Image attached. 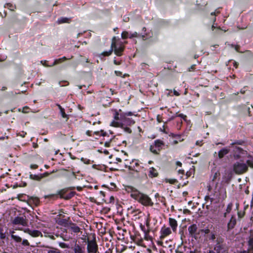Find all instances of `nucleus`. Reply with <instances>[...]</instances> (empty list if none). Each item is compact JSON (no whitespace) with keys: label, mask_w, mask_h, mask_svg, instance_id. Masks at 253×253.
Segmentation results:
<instances>
[{"label":"nucleus","mask_w":253,"mask_h":253,"mask_svg":"<svg viewBox=\"0 0 253 253\" xmlns=\"http://www.w3.org/2000/svg\"><path fill=\"white\" fill-rule=\"evenodd\" d=\"M125 190L128 193H130V196L132 198L137 201L142 205L144 206H152L153 205V202L147 195L141 192L133 186H126Z\"/></svg>","instance_id":"nucleus-1"},{"label":"nucleus","mask_w":253,"mask_h":253,"mask_svg":"<svg viewBox=\"0 0 253 253\" xmlns=\"http://www.w3.org/2000/svg\"><path fill=\"white\" fill-rule=\"evenodd\" d=\"M217 185L218 182H216L213 193L211 195L212 196L211 199V203L214 202V200H216L217 202H219L220 200H224L227 197L226 188L222 186L218 187Z\"/></svg>","instance_id":"nucleus-2"},{"label":"nucleus","mask_w":253,"mask_h":253,"mask_svg":"<svg viewBox=\"0 0 253 253\" xmlns=\"http://www.w3.org/2000/svg\"><path fill=\"white\" fill-rule=\"evenodd\" d=\"M112 48H113L114 53L118 56H121L123 55L125 46L122 42L118 44L116 42V37H114L111 43Z\"/></svg>","instance_id":"nucleus-3"},{"label":"nucleus","mask_w":253,"mask_h":253,"mask_svg":"<svg viewBox=\"0 0 253 253\" xmlns=\"http://www.w3.org/2000/svg\"><path fill=\"white\" fill-rule=\"evenodd\" d=\"M75 189L74 187H70L69 188H63L61 189L58 191V194L59 195L60 198L61 199H64L65 200H69L73 197L75 194V192L71 191L69 193H68L69 190H73Z\"/></svg>","instance_id":"nucleus-4"},{"label":"nucleus","mask_w":253,"mask_h":253,"mask_svg":"<svg viewBox=\"0 0 253 253\" xmlns=\"http://www.w3.org/2000/svg\"><path fill=\"white\" fill-rule=\"evenodd\" d=\"M164 145V142L160 139H157L154 141L153 144L150 146V151L155 155L159 154L160 151L162 149L163 146Z\"/></svg>","instance_id":"nucleus-5"},{"label":"nucleus","mask_w":253,"mask_h":253,"mask_svg":"<svg viewBox=\"0 0 253 253\" xmlns=\"http://www.w3.org/2000/svg\"><path fill=\"white\" fill-rule=\"evenodd\" d=\"M87 253H98V246L95 238L92 240L87 239Z\"/></svg>","instance_id":"nucleus-6"},{"label":"nucleus","mask_w":253,"mask_h":253,"mask_svg":"<svg viewBox=\"0 0 253 253\" xmlns=\"http://www.w3.org/2000/svg\"><path fill=\"white\" fill-rule=\"evenodd\" d=\"M248 166L243 162H237L233 165V170L236 173L242 174L248 170Z\"/></svg>","instance_id":"nucleus-7"},{"label":"nucleus","mask_w":253,"mask_h":253,"mask_svg":"<svg viewBox=\"0 0 253 253\" xmlns=\"http://www.w3.org/2000/svg\"><path fill=\"white\" fill-rule=\"evenodd\" d=\"M28 222V219H27L25 215L16 216L11 221L12 223L14 225H21L24 226L27 225Z\"/></svg>","instance_id":"nucleus-8"},{"label":"nucleus","mask_w":253,"mask_h":253,"mask_svg":"<svg viewBox=\"0 0 253 253\" xmlns=\"http://www.w3.org/2000/svg\"><path fill=\"white\" fill-rule=\"evenodd\" d=\"M142 167L140 166L139 163V160H133L130 163V166H129V169L131 170H133L136 172H139L142 169Z\"/></svg>","instance_id":"nucleus-9"},{"label":"nucleus","mask_w":253,"mask_h":253,"mask_svg":"<svg viewBox=\"0 0 253 253\" xmlns=\"http://www.w3.org/2000/svg\"><path fill=\"white\" fill-rule=\"evenodd\" d=\"M198 227L196 224H193L189 226L188 230L190 237L195 238L196 240L198 239V233H196Z\"/></svg>","instance_id":"nucleus-10"},{"label":"nucleus","mask_w":253,"mask_h":253,"mask_svg":"<svg viewBox=\"0 0 253 253\" xmlns=\"http://www.w3.org/2000/svg\"><path fill=\"white\" fill-rule=\"evenodd\" d=\"M20 230H23L25 233L28 234L33 237H38L40 236H42L41 232L38 230H31L28 228L24 229H21Z\"/></svg>","instance_id":"nucleus-11"},{"label":"nucleus","mask_w":253,"mask_h":253,"mask_svg":"<svg viewBox=\"0 0 253 253\" xmlns=\"http://www.w3.org/2000/svg\"><path fill=\"white\" fill-rule=\"evenodd\" d=\"M131 213L132 214V219L136 221L144 217V213L139 209H135L131 211Z\"/></svg>","instance_id":"nucleus-12"},{"label":"nucleus","mask_w":253,"mask_h":253,"mask_svg":"<svg viewBox=\"0 0 253 253\" xmlns=\"http://www.w3.org/2000/svg\"><path fill=\"white\" fill-rule=\"evenodd\" d=\"M237 223L236 218L235 215H232L229 222L227 223V231L229 232L234 228Z\"/></svg>","instance_id":"nucleus-13"},{"label":"nucleus","mask_w":253,"mask_h":253,"mask_svg":"<svg viewBox=\"0 0 253 253\" xmlns=\"http://www.w3.org/2000/svg\"><path fill=\"white\" fill-rule=\"evenodd\" d=\"M160 233V238L161 239H163L170 235L171 233V231L169 227H166L165 226H164L161 229Z\"/></svg>","instance_id":"nucleus-14"},{"label":"nucleus","mask_w":253,"mask_h":253,"mask_svg":"<svg viewBox=\"0 0 253 253\" xmlns=\"http://www.w3.org/2000/svg\"><path fill=\"white\" fill-rule=\"evenodd\" d=\"M121 122L123 126L125 125L131 126L135 124V121L131 118L126 117L124 115H121Z\"/></svg>","instance_id":"nucleus-15"},{"label":"nucleus","mask_w":253,"mask_h":253,"mask_svg":"<svg viewBox=\"0 0 253 253\" xmlns=\"http://www.w3.org/2000/svg\"><path fill=\"white\" fill-rule=\"evenodd\" d=\"M67 230L74 233H78L81 232V228L76 224L74 223H70V225L67 227Z\"/></svg>","instance_id":"nucleus-16"},{"label":"nucleus","mask_w":253,"mask_h":253,"mask_svg":"<svg viewBox=\"0 0 253 253\" xmlns=\"http://www.w3.org/2000/svg\"><path fill=\"white\" fill-rule=\"evenodd\" d=\"M169 225L171 227L173 232L175 233L178 226L177 221L174 218L169 217Z\"/></svg>","instance_id":"nucleus-17"},{"label":"nucleus","mask_w":253,"mask_h":253,"mask_svg":"<svg viewBox=\"0 0 253 253\" xmlns=\"http://www.w3.org/2000/svg\"><path fill=\"white\" fill-rule=\"evenodd\" d=\"M214 250L216 253H225L226 250L225 244L215 245Z\"/></svg>","instance_id":"nucleus-18"},{"label":"nucleus","mask_w":253,"mask_h":253,"mask_svg":"<svg viewBox=\"0 0 253 253\" xmlns=\"http://www.w3.org/2000/svg\"><path fill=\"white\" fill-rule=\"evenodd\" d=\"M159 175V173L157 170L154 167H151L149 168L148 171V176L150 178L156 177Z\"/></svg>","instance_id":"nucleus-19"},{"label":"nucleus","mask_w":253,"mask_h":253,"mask_svg":"<svg viewBox=\"0 0 253 253\" xmlns=\"http://www.w3.org/2000/svg\"><path fill=\"white\" fill-rule=\"evenodd\" d=\"M75 253H84L85 247L84 246L76 244L74 248Z\"/></svg>","instance_id":"nucleus-20"},{"label":"nucleus","mask_w":253,"mask_h":253,"mask_svg":"<svg viewBox=\"0 0 253 253\" xmlns=\"http://www.w3.org/2000/svg\"><path fill=\"white\" fill-rule=\"evenodd\" d=\"M139 226L141 229V230L144 232V238L146 240H149V229H147L145 228L144 224H143L141 223H139Z\"/></svg>","instance_id":"nucleus-21"},{"label":"nucleus","mask_w":253,"mask_h":253,"mask_svg":"<svg viewBox=\"0 0 253 253\" xmlns=\"http://www.w3.org/2000/svg\"><path fill=\"white\" fill-rule=\"evenodd\" d=\"M28 203L35 206H38L40 205V201L38 197H32L29 199Z\"/></svg>","instance_id":"nucleus-22"},{"label":"nucleus","mask_w":253,"mask_h":253,"mask_svg":"<svg viewBox=\"0 0 253 253\" xmlns=\"http://www.w3.org/2000/svg\"><path fill=\"white\" fill-rule=\"evenodd\" d=\"M234 152V156L237 158H240V154H243L244 150L240 147L235 146L233 150Z\"/></svg>","instance_id":"nucleus-23"},{"label":"nucleus","mask_w":253,"mask_h":253,"mask_svg":"<svg viewBox=\"0 0 253 253\" xmlns=\"http://www.w3.org/2000/svg\"><path fill=\"white\" fill-rule=\"evenodd\" d=\"M230 150L228 148H223L219 152L218 156L219 158L221 159L224 157L225 155L229 153Z\"/></svg>","instance_id":"nucleus-24"},{"label":"nucleus","mask_w":253,"mask_h":253,"mask_svg":"<svg viewBox=\"0 0 253 253\" xmlns=\"http://www.w3.org/2000/svg\"><path fill=\"white\" fill-rule=\"evenodd\" d=\"M169 136H171L172 137L175 138V139L173 141V144H176L179 142H181L183 140V139L182 138V135L180 134H175L174 133H171Z\"/></svg>","instance_id":"nucleus-25"},{"label":"nucleus","mask_w":253,"mask_h":253,"mask_svg":"<svg viewBox=\"0 0 253 253\" xmlns=\"http://www.w3.org/2000/svg\"><path fill=\"white\" fill-rule=\"evenodd\" d=\"M58 196H59V195L58 194L57 192L56 194H51L44 195L43 198L45 199H49V200H56L58 198Z\"/></svg>","instance_id":"nucleus-26"},{"label":"nucleus","mask_w":253,"mask_h":253,"mask_svg":"<svg viewBox=\"0 0 253 253\" xmlns=\"http://www.w3.org/2000/svg\"><path fill=\"white\" fill-rule=\"evenodd\" d=\"M246 142L244 140H236L230 144V146L233 147L236 145L244 146L246 145Z\"/></svg>","instance_id":"nucleus-27"},{"label":"nucleus","mask_w":253,"mask_h":253,"mask_svg":"<svg viewBox=\"0 0 253 253\" xmlns=\"http://www.w3.org/2000/svg\"><path fill=\"white\" fill-rule=\"evenodd\" d=\"M67 60V58L65 56H63L62 58L56 59L54 60L52 64L50 65V66H54L58 64L61 63Z\"/></svg>","instance_id":"nucleus-28"},{"label":"nucleus","mask_w":253,"mask_h":253,"mask_svg":"<svg viewBox=\"0 0 253 253\" xmlns=\"http://www.w3.org/2000/svg\"><path fill=\"white\" fill-rule=\"evenodd\" d=\"M11 234V237L12 239H13L16 242L20 243L22 241V239L18 236L14 235V231H12L10 232Z\"/></svg>","instance_id":"nucleus-29"},{"label":"nucleus","mask_w":253,"mask_h":253,"mask_svg":"<svg viewBox=\"0 0 253 253\" xmlns=\"http://www.w3.org/2000/svg\"><path fill=\"white\" fill-rule=\"evenodd\" d=\"M70 21V19L68 18L62 17L58 19L57 22L58 24H60L65 23H69Z\"/></svg>","instance_id":"nucleus-30"},{"label":"nucleus","mask_w":253,"mask_h":253,"mask_svg":"<svg viewBox=\"0 0 253 253\" xmlns=\"http://www.w3.org/2000/svg\"><path fill=\"white\" fill-rule=\"evenodd\" d=\"M113 51V48H112V46H111L110 49L108 51H104L100 54L99 55V57L101 58V57L103 56H109L110 55L112 54V52Z\"/></svg>","instance_id":"nucleus-31"},{"label":"nucleus","mask_w":253,"mask_h":253,"mask_svg":"<svg viewBox=\"0 0 253 253\" xmlns=\"http://www.w3.org/2000/svg\"><path fill=\"white\" fill-rule=\"evenodd\" d=\"M248 159L247 160V164L251 168H253V157L250 155L248 156Z\"/></svg>","instance_id":"nucleus-32"},{"label":"nucleus","mask_w":253,"mask_h":253,"mask_svg":"<svg viewBox=\"0 0 253 253\" xmlns=\"http://www.w3.org/2000/svg\"><path fill=\"white\" fill-rule=\"evenodd\" d=\"M30 178L31 179L35 180H40L42 178V174L37 175V174H31L30 175Z\"/></svg>","instance_id":"nucleus-33"},{"label":"nucleus","mask_w":253,"mask_h":253,"mask_svg":"<svg viewBox=\"0 0 253 253\" xmlns=\"http://www.w3.org/2000/svg\"><path fill=\"white\" fill-rule=\"evenodd\" d=\"M145 224L147 227V229H149V232L151 231L150 229V219L149 217H145Z\"/></svg>","instance_id":"nucleus-34"},{"label":"nucleus","mask_w":253,"mask_h":253,"mask_svg":"<svg viewBox=\"0 0 253 253\" xmlns=\"http://www.w3.org/2000/svg\"><path fill=\"white\" fill-rule=\"evenodd\" d=\"M111 126H114V127H123V124L122 123H120V122H116L115 120L112 121L111 123Z\"/></svg>","instance_id":"nucleus-35"},{"label":"nucleus","mask_w":253,"mask_h":253,"mask_svg":"<svg viewBox=\"0 0 253 253\" xmlns=\"http://www.w3.org/2000/svg\"><path fill=\"white\" fill-rule=\"evenodd\" d=\"M224 240L223 238L221 237H218L216 238L215 245L224 244Z\"/></svg>","instance_id":"nucleus-36"},{"label":"nucleus","mask_w":253,"mask_h":253,"mask_svg":"<svg viewBox=\"0 0 253 253\" xmlns=\"http://www.w3.org/2000/svg\"><path fill=\"white\" fill-rule=\"evenodd\" d=\"M50 248V250L47 251V253H61L60 251L57 249L51 247Z\"/></svg>","instance_id":"nucleus-37"},{"label":"nucleus","mask_w":253,"mask_h":253,"mask_svg":"<svg viewBox=\"0 0 253 253\" xmlns=\"http://www.w3.org/2000/svg\"><path fill=\"white\" fill-rule=\"evenodd\" d=\"M220 175V174L218 171L215 172L212 177V181L213 182V181H215L217 178H218V179H219Z\"/></svg>","instance_id":"nucleus-38"},{"label":"nucleus","mask_w":253,"mask_h":253,"mask_svg":"<svg viewBox=\"0 0 253 253\" xmlns=\"http://www.w3.org/2000/svg\"><path fill=\"white\" fill-rule=\"evenodd\" d=\"M175 253H183V252L180 251V250L178 249L175 250ZM190 253H201V252L200 251H198L197 249H193L192 250V251H191L190 252Z\"/></svg>","instance_id":"nucleus-39"},{"label":"nucleus","mask_w":253,"mask_h":253,"mask_svg":"<svg viewBox=\"0 0 253 253\" xmlns=\"http://www.w3.org/2000/svg\"><path fill=\"white\" fill-rule=\"evenodd\" d=\"M121 37L123 39H126L129 37V34L127 31H123L121 34Z\"/></svg>","instance_id":"nucleus-40"},{"label":"nucleus","mask_w":253,"mask_h":253,"mask_svg":"<svg viewBox=\"0 0 253 253\" xmlns=\"http://www.w3.org/2000/svg\"><path fill=\"white\" fill-rule=\"evenodd\" d=\"M60 112L62 118H66V121H67L69 119L68 116L66 114L64 108L60 110Z\"/></svg>","instance_id":"nucleus-41"},{"label":"nucleus","mask_w":253,"mask_h":253,"mask_svg":"<svg viewBox=\"0 0 253 253\" xmlns=\"http://www.w3.org/2000/svg\"><path fill=\"white\" fill-rule=\"evenodd\" d=\"M121 113L119 114L117 111H116L114 117V120L117 121L119 120L121 121Z\"/></svg>","instance_id":"nucleus-42"},{"label":"nucleus","mask_w":253,"mask_h":253,"mask_svg":"<svg viewBox=\"0 0 253 253\" xmlns=\"http://www.w3.org/2000/svg\"><path fill=\"white\" fill-rule=\"evenodd\" d=\"M193 250H191L190 248L187 247L186 246L183 247V251H181L183 252V253H190L191 251H192Z\"/></svg>","instance_id":"nucleus-43"},{"label":"nucleus","mask_w":253,"mask_h":253,"mask_svg":"<svg viewBox=\"0 0 253 253\" xmlns=\"http://www.w3.org/2000/svg\"><path fill=\"white\" fill-rule=\"evenodd\" d=\"M232 207H233L232 203H230L228 204V205H227L226 210V213H230L231 212L232 209Z\"/></svg>","instance_id":"nucleus-44"},{"label":"nucleus","mask_w":253,"mask_h":253,"mask_svg":"<svg viewBox=\"0 0 253 253\" xmlns=\"http://www.w3.org/2000/svg\"><path fill=\"white\" fill-rule=\"evenodd\" d=\"M177 172L180 178L182 179L183 178V176L184 175V170L183 169H179Z\"/></svg>","instance_id":"nucleus-45"},{"label":"nucleus","mask_w":253,"mask_h":253,"mask_svg":"<svg viewBox=\"0 0 253 253\" xmlns=\"http://www.w3.org/2000/svg\"><path fill=\"white\" fill-rule=\"evenodd\" d=\"M248 245L249 247L253 249V237L250 238L248 241Z\"/></svg>","instance_id":"nucleus-46"},{"label":"nucleus","mask_w":253,"mask_h":253,"mask_svg":"<svg viewBox=\"0 0 253 253\" xmlns=\"http://www.w3.org/2000/svg\"><path fill=\"white\" fill-rule=\"evenodd\" d=\"M121 115H124L126 117L127 116H131L133 115L131 112H122L121 113Z\"/></svg>","instance_id":"nucleus-47"},{"label":"nucleus","mask_w":253,"mask_h":253,"mask_svg":"<svg viewBox=\"0 0 253 253\" xmlns=\"http://www.w3.org/2000/svg\"><path fill=\"white\" fill-rule=\"evenodd\" d=\"M210 230L209 229H200L199 231L198 234H199L200 232L201 233H205V234H208L210 233Z\"/></svg>","instance_id":"nucleus-48"},{"label":"nucleus","mask_w":253,"mask_h":253,"mask_svg":"<svg viewBox=\"0 0 253 253\" xmlns=\"http://www.w3.org/2000/svg\"><path fill=\"white\" fill-rule=\"evenodd\" d=\"M81 160L82 162H83L85 164H90V161L89 159H86V158H82Z\"/></svg>","instance_id":"nucleus-49"},{"label":"nucleus","mask_w":253,"mask_h":253,"mask_svg":"<svg viewBox=\"0 0 253 253\" xmlns=\"http://www.w3.org/2000/svg\"><path fill=\"white\" fill-rule=\"evenodd\" d=\"M22 244L24 246H29L30 245L28 241L26 239H24L22 241Z\"/></svg>","instance_id":"nucleus-50"},{"label":"nucleus","mask_w":253,"mask_h":253,"mask_svg":"<svg viewBox=\"0 0 253 253\" xmlns=\"http://www.w3.org/2000/svg\"><path fill=\"white\" fill-rule=\"evenodd\" d=\"M123 128H124V130L126 132L128 133H131L132 132L131 129L128 127L126 126V127H123Z\"/></svg>","instance_id":"nucleus-51"},{"label":"nucleus","mask_w":253,"mask_h":253,"mask_svg":"<svg viewBox=\"0 0 253 253\" xmlns=\"http://www.w3.org/2000/svg\"><path fill=\"white\" fill-rule=\"evenodd\" d=\"M168 181L171 184H175L177 182V180L175 179H170Z\"/></svg>","instance_id":"nucleus-52"},{"label":"nucleus","mask_w":253,"mask_h":253,"mask_svg":"<svg viewBox=\"0 0 253 253\" xmlns=\"http://www.w3.org/2000/svg\"><path fill=\"white\" fill-rule=\"evenodd\" d=\"M138 37V34L137 32H134L131 34V35L129 36V38L132 39L133 38H137Z\"/></svg>","instance_id":"nucleus-53"},{"label":"nucleus","mask_w":253,"mask_h":253,"mask_svg":"<svg viewBox=\"0 0 253 253\" xmlns=\"http://www.w3.org/2000/svg\"><path fill=\"white\" fill-rule=\"evenodd\" d=\"M248 88L247 86H245L243 88H242L240 90V92L242 94H245L246 91H247V88Z\"/></svg>","instance_id":"nucleus-54"},{"label":"nucleus","mask_w":253,"mask_h":253,"mask_svg":"<svg viewBox=\"0 0 253 253\" xmlns=\"http://www.w3.org/2000/svg\"><path fill=\"white\" fill-rule=\"evenodd\" d=\"M178 117H180L181 118L183 119L184 120H186L187 116L185 115H184L183 114H179L177 115Z\"/></svg>","instance_id":"nucleus-55"},{"label":"nucleus","mask_w":253,"mask_h":253,"mask_svg":"<svg viewBox=\"0 0 253 253\" xmlns=\"http://www.w3.org/2000/svg\"><path fill=\"white\" fill-rule=\"evenodd\" d=\"M157 121L159 123L163 122L162 117L161 116H160V115H158L157 116Z\"/></svg>","instance_id":"nucleus-56"},{"label":"nucleus","mask_w":253,"mask_h":253,"mask_svg":"<svg viewBox=\"0 0 253 253\" xmlns=\"http://www.w3.org/2000/svg\"><path fill=\"white\" fill-rule=\"evenodd\" d=\"M47 62L46 60L41 61V63L45 67H51L50 65L47 64Z\"/></svg>","instance_id":"nucleus-57"},{"label":"nucleus","mask_w":253,"mask_h":253,"mask_svg":"<svg viewBox=\"0 0 253 253\" xmlns=\"http://www.w3.org/2000/svg\"><path fill=\"white\" fill-rule=\"evenodd\" d=\"M59 246L62 248H68L67 245L64 243H60Z\"/></svg>","instance_id":"nucleus-58"},{"label":"nucleus","mask_w":253,"mask_h":253,"mask_svg":"<svg viewBox=\"0 0 253 253\" xmlns=\"http://www.w3.org/2000/svg\"><path fill=\"white\" fill-rule=\"evenodd\" d=\"M0 238L1 239H4L5 238V235L4 233L2 232V231L1 230L0 232Z\"/></svg>","instance_id":"nucleus-59"},{"label":"nucleus","mask_w":253,"mask_h":253,"mask_svg":"<svg viewBox=\"0 0 253 253\" xmlns=\"http://www.w3.org/2000/svg\"><path fill=\"white\" fill-rule=\"evenodd\" d=\"M26 134L27 133L24 131H22L19 133V135L22 137H24Z\"/></svg>","instance_id":"nucleus-60"},{"label":"nucleus","mask_w":253,"mask_h":253,"mask_svg":"<svg viewBox=\"0 0 253 253\" xmlns=\"http://www.w3.org/2000/svg\"><path fill=\"white\" fill-rule=\"evenodd\" d=\"M246 253H253V249L249 247L247 250H245Z\"/></svg>","instance_id":"nucleus-61"},{"label":"nucleus","mask_w":253,"mask_h":253,"mask_svg":"<svg viewBox=\"0 0 253 253\" xmlns=\"http://www.w3.org/2000/svg\"><path fill=\"white\" fill-rule=\"evenodd\" d=\"M29 108L27 106H25L22 109V112L24 113H28V112L27 111V110L29 109Z\"/></svg>","instance_id":"nucleus-62"},{"label":"nucleus","mask_w":253,"mask_h":253,"mask_svg":"<svg viewBox=\"0 0 253 253\" xmlns=\"http://www.w3.org/2000/svg\"><path fill=\"white\" fill-rule=\"evenodd\" d=\"M30 168L32 169H37L38 168V166L36 164H32L30 166Z\"/></svg>","instance_id":"nucleus-63"},{"label":"nucleus","mask_w":253,"mask_h":253,"mask_svg":"<svg viewBox=\"0 0 253 253\" xmlns=\"http://www.w3.org/2000/svg\"><path fill=\"white\" fill-rule=\"evenodd\" d=\"M113 248H109L105 251V253H112Z\"/></svg>","instance_id":"nucleus-64"}]
</instances>
